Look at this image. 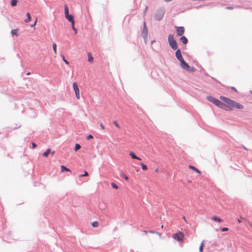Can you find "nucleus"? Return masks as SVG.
<instances>
[{
  "mask_svg": "<svg viewBox=\"0 0 252 252\" xmlns=\"http://www.w3.org/2000/svg\"><path fill=\"white\" fill-rule=\"evenodd\" d=\"M220 99L223 101L224 102L228 104L229 106L239 109H242L243 108L244 106L242 104L236 102L234 100H233L228 97L220 96Z\"/></svg>",
  "mask_w": 252,
  "mask_h": 252,
  "instance_id": "1",
  "label": "nucleus"
},
{
  "mask_svg": "<svg viewBox=\"0 0 252 252\" xmlns=\"http://www.w3.org/2000/svg\"><path fill=\"white\" fill-rule=\"evenodd\" d=\"M220 99L223 101L224 102L228 104L229 106L239 109H242L243 108L244 106L242 104L236 102L234 100H233L228 97L220 96Z\"/></svg>",
  "mask_w": 252,
  "mask_h": 252,
  "instance_id": "2",
  "label": "nucleus"
},
{
  "mask_svg": "<svg viewBox=\"0 0 252 252\" xmlns=\"http://www.w3.org/2000/svg\"><path fill=\"white\" fill-rule=\"evenodd\" d=\"M168 41L170 47L174 50L178 49V44L176 41L174 39V35L170 34L168 37Z\"/></svg>",
  "mask_w": 252,
  "mask_h": 252,
  "instance_id": "3",
  "label": "nucleus"
},
{
  "mask_svg": "<svg viewBox=\"0 0 252 252\" xmlns=\"http://www.w3.org/2000/svg\"><path fill=\"white\" fill-rule=\"evenodd\" d=\"M164 12L163 8H158L154 14L155 19L158 21H160L163 17Z\"/></svg>",
  "mask_w": 252,
  "mask_h": 252,
  "instance_id": "4",
  "label": "nucleus"
},
{
  "mask_svg": "<svg viewBox=\"0 0 252 252\" xmlns=\"http://www.w3.org/2000/svg\"><path fill=\"white\" fill-rule=\"evenodd\" d=\"M184 238V234L182 232H179L174 234V238L178 241H181Z\"/></svg>",
  "mask_w": 252,
  "mask_h": 252,
  "instance_id": "5",
  "label": "nucleus"
},
{
  "mask_svg": "<svg viewBox=\"0 0 252 252\" xmlns=\"http://www.w3.org/2000/svg\"><path fill=\"white\" fill-rule=\"evenodd\" d=\"M147 35H148V29L146 26L145 23H144L143 31L141 33V36L143 37L144 39L145 40L147 38Z\"/></svg>",
  "mask_w": 252,
  "mask_h": 252,
  "instance_id": "6",
  "label": "nucleus"
},
{
  "mask_svg": "<svg viewBox=\"0 0 252 252\" xmlns=\"http://www.w3.org/2000/svg\"><path fill=\"white\" fill-rule=\"evenodd\" d=\"M176 28L177 29L176 32L177 35L181 36L184 34L185 32V28L184 27H176Z\"/></svg>",
  "mask_w": 252,
  "mask_h": 252,
  "instance_id": "7",
  "label": "nucleus"
},
{
  "mask_svg": "<svg viewBox=\"0 0 252 252\" xmlns=\"http://www.w3.org/2000/svg\"><path fill=\"white\" fill-rule=\"evenodd\" d=\"M207 99L208 100H209L210 102H212L214 103L215 105H217V103H218L219 100L215 98L213 96H212L211 95H208L207 96Z\"/></svg>",
  "mask_w": 252,
  "mask_h": 252,
  "instance_id": "8",
  "label": "nucleus"
},
{
  "mask_svg": "<svg viewBox=\"0 0 252 252\" xmlns=\"http://www.w3.org/2000/svg\"><path fill=\"white\" fill-rule=\"evenodd\" d=\"M175 56L177 60L179 61H181L184 59L182 56L181 51L180 49H177V51L175 52Z\"/></svg>",
  "mask_w": 252,
  "mask_h": 252,
  "instance_id": "9",
  "label": "nucleus"
},
{
  "mask_svg": "<svg viewBox=\"0 0 252 252\" xmlns=\"http://www.w3.org/2000/svg\"><path fill=\"white\" fill-rule=\"evenodd\" d=\"M180 62L181 66L183 69L186 70L189 68V65L185 61L184 59Z\"/></svg>",
  "mask_w": 252,
  "mask_h": 252,
  "instance_id": "10",
  "label": "nucleus"
},
{
  "mask_svg": "<svg viewBox=\"0 0 252 252\" xmlns=\"http://www.w3.org/2000/svg\"><path fill=\"white\" fill-rule=\"evenodd\" d=\"M65 18L71 23H75V21L74 20V17L71 14H67L66 15H65Z\"/></svg>",
  "mask_w": 252,
  "mask_h": 252,
  "instance_id": "11",
  "label": "nucleus"
},
{
  "mask_svg": "<svg viewBox=\"0 0 252 252\" xmlns=\"http://www.w3.org/2000/svg\"><path fill=\"white\" fill-rule=\"evenodd\" d=\"M129 156L131 157V158H132V159H137L138 160H141V158L138 157H137L134 153H133V152H129Z\"/></svg>",
  "mask_w": 252,
  "mask_h": 252,
  "instance_id": "12",
  "label": "nucleus"
},
{
  "mask_svg": "<svg viewBox=\"0 0 252 252\" xmlns=\"http://www.w3.org/2000/svg\"><path fill=\"white\" fill-rule=\"evenodd\" d=\"M180 40L182 42V43L184 44H186L188 42V40L187 38L184 35H182L180 37Z\"/></svg>",
  "mask_w": 252,
  "mask_h": 252,
  "instance_id": "13",
  "label": "nucleus"
},
{
  "mask_svg": "<svg viewBox=\"0 0 252 252\" xmlns=\"http://www.w3.org/2000/svg\"><path fill=\"white\" fill-rule=\"evenodd\" d=\"M72 86H73V88L75 92V93H77L79 92V88H78V85L76 82H74L73 83Z\"/></svg>",
  "mask_w": 252,
  "mask_h": 252,
  "instance_id": "14",
  "label": "nucleus"
},
{
  "mask_svg": "<svg viewBox=\"0 0 252 252\" xmlns=\"http://www.w3.org/2000/svg\"><path fill=\"white\" fill-rule=\"evenodd\" d=\"M212 219L215 221H217V222H221L223 221V220L217 216H213L212 218Z\"/></svg>",
  "mask_w": 252,
  "mask_h": 252,
  "instance_id": "15",
  "label": "nucleus"
},
{
  "mask_svg": "<svg viewBox=\"0 0 252 252\" xmlns=\"http://www.w3.org/2000/svg\"><path fill=\"white\" fill-rule=\"evenodd\" d=\"M26 16H27V18L26 19H25L24 21L26 23H28L31 20V14L29 12H28L26 14Z\"/></svg>",
  "mask_w": 252,
  "mask_h": 252,
  "instance_id": "16",
  "label": "nucleus"
},
{
  "mask_svg": "<svg viewBox=\"0 0 252 252\" xmlns=\"http://www.w3.org/2000/svg\"><path fill=\"white\" fill-rule=\"evenodd\" d=\"M17 32H18V29H12L11 31V33L13 36V35L18 36Z\"/></svg>",
  "mask_w": 252,
  "mask_h": 252,
  "instance_id": "17",
  "label": "nucleus"
},
{
  "mask_svg": "<svg viewBox=\"0 0 252 252\" xmlns=\"http://www.w3.org/2000/svg\"><path fill=\"white\" fill-rule=\"evenodd\" d=\"M61 171L62 172H64V171H70V170L67 168L66 167H65V166L64 165H62L61 166Z\"/></svg>",
  "mask_w": 252,
  "mask_h": 252,
  "instance_id": "18",
  "label": "nucleus"
},
{
  "mask_svg": "<svg viewBox=\"0 0 252 252\" xmlns=\"http://www.w3.org/2000/svg\"><path fill=\"white\" fill-rule=\"evenodd\" d=\"M51 152V150L50 149H48L43 154V156L44 157H47L49 155V154Z\"/></svg>",
  "mask_w": 252,
  "mask_h": 252,
  "instance_id": "19",
  "label": "nucleus"
},
{
  "mask_svg": "<svg viewBox=\"0 0 252 252\" xmlns=\"http://www.w3.org/2000/svg\"><path fill=\"white\" fill-rule=\"evenodd\" d=\"M189 168L190 169H192V170L195 171L198 173H199V174L200 173V171L198 169H197L195 167H194L193 166L189 165Z\"/></svg>",
  "mask_w": 252,
  "mask_h": 252,
  "instance_id": "20",
  "label": "nucleus"
},
{
  "mask_svg": "<svg viewBox=\"0 0 252 252\" xmlns=\"http://www.w3.org/2000/svg\"><path fill=\"white\" fill-rule=\"evenodd\" d=\"M88 61L90 62H92L94 60V58L93 57L91 53H88Z\"/></svg>",
  "mask_w": 252,
  "mask_h": 252,
  "instance_id": "21",
  "label": "nucleus"
},
{
  "mask_svg": "<svg viewBox=\"0 0 252 252\" xmlns=\"http://www.w3.org/2000/svg\"><path fill=\"white\" fill-rule=\"evenodd\" d=\"M17 0H11L10 2V4L11 6H15L16 5L17 3Z\"/></svg>",
  "mask_w": 252,
  "mask_h": 252,
  "instance_id": "22",
  "label": "nucleus"
},
{
  "mask_svg": "<svg viewBox=\"0 0 252 252\" xmlns=\"http://www.w3.org/2000/svg\"><path fill=\"white\" fill-rule=\"evenodd\" d=\"M186 70L189 71L190 72H193L195 71V68L193 66L190 67L189 65V68H188V69H186Z\"/></svg>",
  "mask_w": 252,
  "mask_h": 252,
  "instance_id": "23",
  "label": "nucleus"
},
{
  "mask_svg": "<svg viewBox=\"0 0 252 252\" xmlns=\"http://www.w3.org/2000/svg\"><path fill=\"white\" fill-rule=\"evenodd\" d=\"M216 106L221 108L224 106V103L219 100Z\"/></svg>",
  "mask_w": 252,
  "mask_h": 252,
  "instance_id": "24",
  "label": "nucleus"
},
{
  "mask_svg": "<svg viewBox=\"0 0 252 252\" xmlns=\"http://www.w3.org/2000/svg\"><path fill=\"white\" fill-rule=\"evenodd\" d=\"M140 164L142 166V169L143 170H146L147 169V166L146 165L144 164L143 162H140Z\"/></svg>",
  "mask_w": 252,
  "mask_h": 252,
  "instance_id": "25",
  "label": "nucleus"
},
{
  "mask_svg": "<svg viewBox=\"0 0 252 252\" xmlns=\"http://www.w3.org/2000/svg\"><path fill=\"white\" fill-rule=\"evenodd\" d=\"M98 224H99V223L98 221H94L92 222V225L94 227H97L98 226Z\"/></svg>",
  "mask_w": 252,
  "mask_h": 252,
  "instance_id": "26",
  "label": "nucleus"
},
{
  "mask_svg": "<svg viewBox=\"0 0 252 252\" xmlns=\"http://www.w3.org/2000/svg\"><path fill=\"white\" fill-rule=\"evenodd\" d=\"M203 247H204V241H203L202 242V243H201V245L199 247V250L200 252H202L203 249Z\"/></svg>",
  "mask_w": 252,
  "mask_h": 252,
  "instance_id": "27",
  "label": "nucleus"
},
{
  "mask_svg": "<svg viewBox=\"0 0 252 252\" xmlns=\"http://www.w3.org/2000/svg\"><path fill=\"white\" fill-rule=\"evenodd\" d=\"M221 109H223L225 110H230L231 109L229 108V107L226 105L225 103H224V106H222V107L221 108Z\"/></svg>",
  "mask_w": 252,
  "mask_h": 252,
  "instance_id": "28",
  "label": "nucleus"
},
{
  "mask_svg": "<svg viewBox=\"0 0 252 252\" xmlns=\"http://www.w3.org/2000/svg\"><path fill=\"white\" fill-rule=\"evenodd\" d=\"M81 148V146L79 144H76L74 147V151H77Z\"/></svg>",
  "mask_w": 252,
  "mask_h": 252,
  "instance_id": "29",
  "label": "nucleus"
},
{
  "mask_svg": "<svg viewBox=\"0 0 252 252\" xmlns=\"http://www.w3.org/2000/svg\"><path fill=\"white\" fill-rule=\"evenodd\" d=\"M67 14H69V10L67 6L65 5L64 6V15H66Z\"/></svg>",
  "mask_w": 252,
  "mask_h": 252,
  "instance_id": "30",
  "label": "nucleus"
},
{
  "mask_svg": "<svg viewBox=\"0 0 252 252\" xmlns=\"http://www.w3.org/2000/svg\"><path fill=\"white\" fill-rule=\"evenodd\" d=\"M75 23H71V26L72 30L74 31L75 34H76L77 32V30L74 27Z\"/></svg>",
  "mask_w": 252,
  "mask_h": 252,
  "instance_id": "31",
  "label": "nucleus"
},
{
  "mask_svg": "<svg viewBox=\"0 0 252 252\" xmlns=\"http://www.w3.org/2000/svg\"><path fill=\"white\" fill-rule=\"evenodd\" d=\"M111 185L114 189H118L119 188V187L114 182L111 183Z\"/></svg>",
  "mask_w": 252,
  "mask_h": 252,
  "instance_id": "32",
  "label": "nucleus"
},
{
  "mask_svg": "<svg viewBox=\"0 0 252 252\" xmlns=\"http://www.w3.org/2000/svg\"><path fill=\"white\" fill-rule=\"evenodd\" d=\"M53 49L55 54L57 53V45L55 43L53 44Z\"/></svg>",
  "mask_w": 252,
  "mask_h": 252,
  "instance_id": "33",
  "label": "nucleus"
},
{
  "mask_svg": "<svg viewBox=\"0 0 252 252\" xmlns=\"http://www.w3.org/2000/svg\"><path fill=\"white\" fill-rule=\"evenodd\" d=\"M88 175H89L88 173L86 171H85L84 174L79 175V177H82L88 176Z\"/></svg>",
  "mask_w": 252,
  "mask_h": 252,
  "instance_id": "34",
  "label": "nucleus"
},
{
  "mask_svg": "<svg viewBox=\"0 0 252 252\" xmlns=\"http://www.w3.org/2000/svg\"><path fill=\"white\" fill-rule=\"evenodd\" d=\"M62 58H63V62L66 64H69V62L65 59L64 58V56L63 55H62Z\"/></svg>",
  "mask_w": 252,
  "mask_h": 252,
  "instance_id": "35",
  "label": "nucleus"
},
{
  "mask_svg": "<svg viewBox=\"0 0 252 252\" xmlns=\"http://www.w3.org/2000/svg\"><path fill=\"white\" fill-rule=\"evenodd\" d=\"M113 124L115 125V126L118 128H120V126L116 121H113Z\"/></svg>",
  "mask_w": 252,
  "mask_h": 252,
  "instance_id": "36",
  "label": "nucleus"
},
{
  "mask_svg": "<svg viewBox=\"0 0 252 252\" xmlns=\"http://www.w3.org/2000/svg\"><path fill=\"white\" fill-rule=\"evenodd\" d=\"M121 177H122L124 178H125V179L126 181H127V180H128V177H127V176H126V175H125L124 174H123H123H122V175H121Z\"/></svg>",
  "mask_w": 252,
  "mask_h": 252,
  "instance_id": "37",
  "label": "nucleus"
},
{
  "mask_svg": "<svg viewBox=\"0 0 252 252\" xmlns=\"http://www.w3.org/2000/svg\"><path fill=\"white\" fill-rule=\"evenodd\" d=\"M228 230V228L227 227H223L221 229V231L222 232H224Z\"/></svg>",
  "mask_w": 252,
  "mask_h": 252,
  "instance_id": "38",
  "label": "nucleus"
},
{
  "mask_svg": "<svg viewBox=\"0 0 252 252\" xmlns=\"http://www.w3.org/2000/svg\"><path fill=\"white\" fill-rule=\"evenodd\" d=\"M93 138V136L91 134L88 135L87 137V139L88 140H90L91 139H92Z\"/></svg>",
  "mask_w": 252,
  "mask_h": 252,
  "instance_id": "39",
  "label": "nucleus"
},
{
  "mask_svg": "<svg viewBox=\"0 0 252 252\" xmlns=\"http://www.w3.org/2000/svg\"><path fill=\"white\" fill-rule=\"evenodd\" d=\"M75 95H76V98L79 99H80V94H79V92L77 93H75Z\"/></svg>",
  "mask_w": 252,
  "mask_h": 252,
  "instance_id": "40",
  "label": "nucleus"
},
{
  "mask_svg": "<svg viewBox=\"0 0 252 252\" xmlns=\"http://www.w3.org/2000/svg\"><path fill=\"white\" fill-rule=\"evenodd\" d=\"M245 220V218L241 217L240 219H238V221L239 223H240L242 222V220Z\"/></svg>",
  "mask_w": 252,
  "mask_h": 252,
  "instance_id": "41",
  "label": "nucleus"
},
{
  "mask_svg": "<svg viewBox=\"0 0 252 252\" xmlns=\"http://www.w3.org/2000/svg\"><path fill=\"white\" fill-rule=\"evenodd\" d=\"M233 8H234V7H233V6H227L226 7V9H228V10H232Z\"/></svg>",
  "mask_w": 252,
  "mask_h": 252,
  "instance_id": "42",
  "label": "nucleus"
},
{
  "mask_svg": "<svg viewBox=\"0 0 252 252\" xmlns=\"http://www.w3.org/2000/svg\"><path fill=\"white\" fill-rule=\"evenodd\" d=\"M231 89L235 92H237V89L234 87H231Z\"/></svg>",
  "mask_w": 252,
  "mask_h": 252,
  "instance_id": "43",
  "label": "nucleus"
},
{
  "mask_svg": "<svg viewBox=\"0 0 252 252\" xmlns=\"http://www.w3.org/2000/svg\"><path fill=\"white\" fill-rule=\"evenodd\" d=\"M36 147V144L35 143L32 142V148L34 149Z\"/></svg>",
  "mask_w": 252,
  "mask_h": 252,
  "instance_id": "44",
  "label": "nucleus"
},
{
  "mask_svg": "<svg viewBox=\"0 0 252 252\" xmlns=\"http://www.w3.org/2000/svg\"><path fill=\"white\" fill-rule=\"evenodd\" d=\"M148 232L151 233H158L159 235H160V233H158V232H155V231H152V230H149Z\"/></svg>",
  "mask_w": 252,
  "mask_h": 252,
  "instance_id": "45",
  "label": "nucleus"
},
{
  "mask_svg": "<svg viewBox=\"0 0 252 252\" xmlns=\"http://www.w3.org/2000/svg\"><path fill=\"white\" fill-rule=\"evenodd\" d=\"M100 126L101 127L102 129H104L105 128L104 125L102 124V123H100Z\"/></svg>",
  "mask_w": 252,
  "mask_h": 252,
  "instance_id": "46",
  "label": "nucleus"
},
{
  "mask_svg": "<svg viewBox=\"0 0 252 252\" xmlns=\"http://www.w3.org/2000/svg\"><path fill=\"white\" fill-rule=\"evenodd\" d=\"M36 22H37V20L36 19V20H35V22H34V24H33L31 25V27H34V26L35 25V24H36Z\"/></svg>",
  "mask_w": 252,
  "mask_h": 252,
  "instance_id": "47",
  "label": "nucleus"
},
{
  "mask_svg": "<svg viewBox=\"0 0 252 252\" xmlns=\"http://www.w3.org/2000/svg\"><path fill=\"white\" fill-rule=\"evenodd\" d=\"M148 9V6H146L145 8V10H144V13H146L147 10Z\"/></svg>",
  "mask_w": 252,
  "mask_h": 252,
  "instance_id": "48",
  "label": "nucleus"
},
{
  "mask_svg": "<svg viewBox=\"0 0 252 252\" xmlns=\"http://www.w3.org/2000/svg\"><path fill=\"white\" fill-rule=\"evenodd\" d=\"M241 6H239V5H235V7H240Z\"/></svg>",
  "mask_w": 252,
  "mask_h": 252,
  "instance_id": "49",
  "label": "nucleus"
},
{
  "mask_svg": "<svg viewBox=\"0 0 252 252\" xmlns=\"http://www.w3.org/2000/svg\"><path fill=\"white\" fill-rule=\"evenodd\" d=\"M155 171L158 172V169L157 168L155 170Z\"/></svg>",
  "mask_w": 252,
  "mask_h": 252,
  "instance_id": "50",
  "label": "nucleus"
},
{
  "mask_svg": "<svg viewBox=\"0 0 252 252\" xmlns=\"http://www.w3.org/2000/svg\"><path fill=\"white\" fill-rule=\"evenodd\" d=\"M54 153H55V151H53L51 154L52 155H53L54 154Z\"/></svg>",
  "mask_w": 252,
  "mask_h": 252,
  "instance_id": "51",
  "label": "nucleus"
},
{
  "mask_svg": "<svg viewBox=\"0 0 252 252\" xmlns=\"http://www.w3.org/2000/svg\"><path fill=\"white\" fill-rule=\"evenodd\" d=\"M243 148H244V149H245V150H247V149L245 146H243Z\"/></svg>",
  "mask_w": 252,
  "mask_h": 252,
  "instance_id": "52",
  "label": "nucleus"
},
{
  "mask_svg": "<svg viewBox=\"0 0 252 252\" xmlns=\"http://www.w3.org/2000/svg\"><path fill=\"white\" fill-rule=\"evenodd\" d=\"M30 72H28V73H27V75H30Z\"/></svg>",
  "mask_w": 252,
  "mask_h": 252,
  "instance_id": "53",
  "label": "nucleus"
},
{
  "mask_svg": "<svg viewBox=\"0 0 252 252\" xmlns=\"http://www.w3.org/2000/svg\"><path fill=\"white\" fill-rule=\"evenodd\" d=\"M183 219H184V220H186L185 217H183Z\"/></svg>",
  "mask_w": 252,
  "mask_h": 252,
  "instance_id": "54",
  "label": "nucleus"
}]
</instances>
